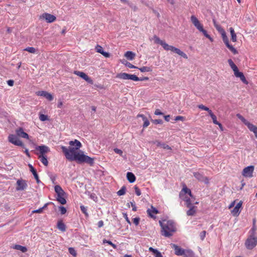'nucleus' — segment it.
Listing matches in <instances>:
<instances>
[{
	"label": "nucleus",
	"mask_w": 257,
	"mask_h": 257,
	"mask_svg": "<svg viewBox=\"0 0 257 257\" xmlns=\"http://www.w3.org/2000/svg\"><path fill=\"white\" fill-rule=\"evenodd\" d=\"M61 148L66 158L69 161H75L79 164L86 163L90 166L93 165L94 158L84 155L82 151H78L79 149H76L72 146L69 147V148L61 146Z\"/></svg>",
	"instance_id": "nucleus-1"
},
{
	"label": "nucleus",
	"mask_w": 257,
	"mask_h": 257,
	"mask_svg": "<svg viewBox=\"0 0 257 257\" xmlns=\"http://www.w3.org/2000/svg\"><path fill=\"white\" fill-rule=\"evenodd\" d=\"M153 39L155 43L161 45L165 50H170L178 54L179 55L181 56V57H183L185 59H188L187 55L183 51H181L179 49L173 46L169 45L164 41L161 40L157 36H154L153 37Z\"/></svg>",
	"instance_id": "nucleus-2"
},
{
	"label": "nucleus",
	"mask_w": 257,
	"mask_h": 257,
	"mask_svg": "<svg viewBox=\"0 0 257 257\" xmlns=\"http://www.w3.org/2000/svg\"><path fill=\"white\" fill-rule=\"evenodd\" d=\"M162 228V235L165 237H170L173 235V233L176 231V227L174 222L171 220L164 221V222L159 221Z\"/></svg>",
	"instance_id": "nucleus-3"
},
{
	"label": "nucleus",
	"mask_w": 257,
	"mask_h": 257,
	"mask_svg": "<svg viewBox=\"0 0 257 257\" xmlns=\"http://www.w3.org/2000/svg\"><path fill=\"white\" fill-rule=\"evenodd\" d=\"M180 198L185 202V205L187 207H190L193 206L194 201V197L191 193L190 189H188L186 186L184 187L180 192Z\"/></svg>",
	"instance_id": "nucleus-4"
},
{
	"label": "nucleus",
	"mask_w": 257,
	"mask_h": 257,
	"mask_svg": "<svg viewBox=\"0 0 257 257\" xmlns=\"http://www.w3.org/2000/svg\"><path fill=\"white\" fill-rule=\"evenodd\" d=\"M191 21L196 29L200 32L202 33L203 35L209 39L210 41H212V39L209 35L208 34L207 31L203 29V25L200 23L199 21L195 16H192L191 17Z\"/></svg>",
	"instance_id": "nucleus-5"
},
{
	"label": "nucleus",
	"mask_w": 257,
	"mask_h": 257,
	"mask_svg": "<svg viewBox=\"0 0 257 257\" xmlns=\"http://www.w3.org/2000/svg\"><path fill=\"white\" fill-rule=\"evenodd\" d=\"M257 245V237L250 235L245 242V246L248 249H252Z\"/></svg>",
	"instance_id": "nucleus-6"
},
{
	"label": "nucleus",
	"mask_w": 257,
	"mask_h": 257,
	"mask_svg": "<svg viewBox=\"0 0 257 257\" xmlns=\"http://www.w3.org/2000/svg\"><path fill=\"white\" fill-rule=\"evenodd\" d=\"M116 77L123 80H132L135 81H138V77L134 74H130L126 73H120L117 74Z\"/></svg>",
	"instance_id": "nucleus-7"
},
{
	"label": "nucleus",
	"mask_w": 257,
	"mask_h": 257,
	"mask_svg": "<svg viewBox=\"0 0 257 257\" xmlns=\"http://www.w3.org/2000/svg\"><path fill=\"white\" fill-rule=\"evenodd\" d=\"M9 141L12 144L22 147H24V145L22 142L19 139L18 137L16 135L11 134L8 137Z\"/></svg>",
	"instance_id": "nucleus-8"
},
{
	"label": "nucleus",
	"mask_w": 257,
	"mask_h": 257,
	"mask_svg": "<svg viewBox=\"0 0 257 257\" xmlns=\"http://www.w3.org/2000/svg\"><path fill=\"white\" fill-rule=\"evenodd\" d=\"M254 169L253 166H249L244 168L242 172V175L245 177L251 178L253 176V172Z\"/></svg>",
	"instance_id": "nucleus-9"
},
{
	"label": "nucleus",
	"mask_w": 257,
	"mask_h": 257,
	"mask_svg": "<svg viewBox=\"0 0 257 257\" xmlns=\"http://www.w3.org/2000/svg\"><path fill=\"white\" fill-rule=\"evenodd\" d=\"M17 186L16 187V189L18 191L25 190L28 187L27 181L23 179L18 180L17 181Z\"/></svg>",
	"instance_id": "nucleus-10"
},
{
	"label": "nucleus",
	"mask_w": 257,
	"mask_h": 257,
	"mask_svg": "<svg viewBox=\"0 0 257 257\" xmlns=\"http://www.w3.org/2000/svg\"><path fill=\"white\" fill-rule=\"evenodd\" d=\"M40 19H43L46 20L47 23H52L56 20L55 16L49 13H45L40 16Z\"/></svg>",
	"instance_id": "nucleus-11"
},
{
	"label": "nucleus",
	"mask_w": 257,
	"mask_h": 257,
	"mask_svg": "<svg viewBox=\"0 0 257 257\" xmlns=\"http://www.w3.org/2000/svg\"><path fill=\"white\" fill-rule=\"evenodd\" d=\"M36 94L38 96H43L46 98L49 101H52L53 99L52 95L46 91H38L36 92Z\"/></svg>",
	"instance_id": "nucleus-12"
},
{
	"label": "nucleus",
	"mask_w": 257,
	"mask_h": 257,
	"mask_svg": "<svg viewBox=\"0 0 257 257\" xmlns=\"http://www.w3.org/2000/svg\"><path fill=\"white\" fill-rule=\"evenodd\" d=\"M75 74L85 80L88 83L91 84H93V80L85 73L81 71H75Z\"/></svg>",
	"instance_id": "nucleus-13"
},
{
	"label": "nucleus",
	"mask_w": 257,
	"mask_h": 257,
	"mask_svg": "<svg viewBox=\"0 0 257 257\" xmlns=\"http://www.w3.org/2000/svg\"><path fill=\"white\" fill-rule=\"evenodd\" d=\"M171 247L174 249L175 254L177 255H183L184 253L185 249L182 248L178 245L174 243H171Z\"/></svg>",
	"instance_id": "nucleus-14"
},
{
	"label": "nucleus",
	"mask_w": 257,
	"mask_h": 257,
	"mask_svg": "<svg viewBox=\"0 0 257 257\" xmlns=\"http://www.w3.org/2000/svg\"><path fill=\"white\" fill-rule=\"evenodd\" d=\"M16 133L18 137L25 138L27 139H29L28 134L24 131V130L22 127H19L18 129H17L16 130Z\"/></svg>",
	"instance_id": "nucleus-15"
},
{
	"label": "nucleus",
	"mask_w": 257,
	"mask_h": 257,
	"mask_svg": "<svg viewBox=\"0 0 257 257\" xmlns=\"http://www.w3.org/2000/svg\"><path fill=\"white\" fill-rule=\"evenodd\" d=\"M234 74L236 77L239 78L243 83L245 84H248V82L246 80V78L244 75H243V73L239 72L238 69L234 71Z\"/></svg>",
	"instance_id": "nucleus-16"
},
{
	"label": "nucleus",
	"mask_w": 257,
	"mask_h": 257,
	"mask_svg": "<svg viewBox=\"0 0 257 257\" xmlns=\"http://www.w3.org/2000/svg\"><path fill=\"white\" fill-rule=\"evenodd\" d=\"M194 176L199 181L203 182L206 184L209 182V180L207 177L203 176L201 174L198 172L194 173Z\"/></svg>",
	"instance_id": "nucleus-17"
},
{
	"label": "nucleus",
	"mask_w": 257,
	"mask_h": 257,
	"mask_svg": "<svg viewBox=\"0 0 257 257\" xmlns=\"http://www.w3.org/2000/svg\"><path fill=\"white\" fill-rule=\"evenodd\" d=\"M95 50L97 52L101 54L105 58H108L110 57V54L108 52H104L102 47L99 45H97L96 46Z\"/></svg>",
	"instance_id": "nucleus-18"
},
{
	"label": "nucleus",
	"mask_w": 257,
	"mask_h": 257,
	"mask_svg": "<svg viewBox=\"0 0 257 257\" xmlns=\"http://www.w3.org/2000/svg\"><path fill=\"white\" fill-rule=\"evenodd\" d=\"M36 150L40 151V155H44V154L49 151V148L44 145L37 147Z\"/></svg>",
	"instance_id": "nucleus-19"
},
{
	"label": "nucleus",
	"mask_w": 257,
	"mask_h": 257,
	"mask_svg": "<svg viewBox=\"0 0 257 257\" xmlns=\"http://www.w3.org/2000/svg\"><path fill=\"white\" fill-rule=\"evenodd\" d=\"M242 204V201H239L233 208V209L232 211V213L234 215H238L239 214V209L241 207Z\"/></svg>",
	"instance_id": "nucleus-20"
},
{
	"label": "nucleus",
	"mask_w": 257,
	"mask_h": 257,
	"mask_svg": "<svg viewBox=\"0 0 257 257\" xmlns=\"http://www.w3.org/2000/svg\"><path fill=\"white\" fill-rule=\"evenodd\" d=\"M147 213L149 216L151 217L155 218L154 214H157L158 213V210L156 208L152 206L151 208H149L147 210Z\"/></svg>",
	"instance_id": "nucleus-21"
},
{
	"label": "nucleus",
	"mask_w": 257,
	"mask_h": 257,
	"mask_svg": "<svg viewBox=\"0 0 257 257\" xmlns=\"http://www.w3.org/2000/svg\"><path fill=\"white\" fill-rule=\"evenodd\" d=\"M28 166H29V167L30 168V171L33 173V175L34 176V178L36 180L37 182L38 183H39L40 182V180L39 179V177H38V174L37 173V172H36V170L34 169V168L33 167V166L31 164H29L28 165Z\"/></svg>",
	"instance_id": "nucleus-22"
},
{
	"label": "nucleus",
	"mask_w": 257,
	"mask_h": 257,
	"mask_svg": "<svg viewBox=\"0 0 257 257\" xmlns=\"http://www.w3.org/2000/svg\"><path fill=\"white\" fill-rule=\"evenodd\" d=\"M250 131L253 132L257 139V126L249 122L246 125Z\"/></svg>",
	"instance_id": "nucleus-23"
},
{
	"label": "nucleus",
	"mask_w": 257,
	"mask_h": 257,
	"mask_svg": "<svg viewBox=\"0 0 257 257\" xmlns=\"http://www.w3.org/2000/svg\"><path fill=\"white\" fill-rule=\"evenodd\" d=\"M188 208L189 209L186 212L187 215L188 216H194L196 212L197 207L193 205Z\"/></svg>",
	"instance_id": "nucleus-24"
},
{
	"label": "nucleus",
	"mask_w": 257,
	"mask_h": 257,
	"mask_svg": "<svg viewBox=\"0 0 257 257\" xmlns=\"http://www.w3.org/2000/svg\"><path fill=\"white\" fill-rule=\"evenodd\" d=\"M69 144L71 146H75L76 149H79L82 147L81 143L77 140L70 141Z\"/></svg>",
	"instance_id": "nucleus-25"
},
{
	"label": "nucleus",
	"mask_w": 257,
	"mask_h": 257,
	"mask_svg": "<svg viewBox=\"0 0 257 257\" xmlns=\"http://www.w3.org/2000/svg\"><path fill=\"white\" fill-rule=\"evenodd\" d=\"M55 191L58 195H65V193L60 185L55 186Z\"/></svg>",
	"instance_id": "nucleus-26"
},
{
	"label": "nucleus",
	"mask_w": 257,
	"mask_h": 257,
	"mask_svg": "<svg viewBox=\"0 0 257 257\" xmlns=\"http://www.w3.org/2000/svg\"><path fill=\"white\" fill-rule=\"evenodd\" d=\"M126 178H127V180L131 183H134L136 181V176L132 172H127V173Z\"/></svg>",
	"instance_id": "nucleus-27"
},
{
	"label": "nucleus",
	"mask_w": 257,
	"mask_h": 257,
	"mask_svg": "<svg viewBox=\"0 0 257 257\" xmlns=\"http://www.w3.org/2000/svg\"><path fill=\"white\" fill-rule=\"evenodd\" d=\"M136 54L132 51H127L124 54V56L128 60H132L135 57Z\"/></svg>",
	"instance_id": "nucleus-28"
},
{
	"label": "nucleus",
	"mask_w": 257,
	"mask_h": 257,
	"mask_svg": "<svg viewBox=\"0 0 257 257\" xmlns=\"http://www.w3.org/2000/svg\"><path fill=\"white\" fill-rule=\"evenodd\" d=\"M209 114L211 117L213 122L215 124L218 125L220 127H222V124L217 120L216 116L213 113V112H210Z\"/></svg>",
	"instance_id": "nucleus-29"
},
{
	"label": "nucleus",
	"mask_w": 257,
	"mask_h": 257,
	"mask_svg": "<svg viewBox=\"0 0 257 257\" xmlns=\"http://www.w3.org/2000/svg\"><path fill=\"white\" fill-rule=\"evenodd\" d=\"M13 248L21 250L22 252H26L28 250L26 247L19 244H15L13 246Z\"/></svg>",
	"instance_id": "nucleus-30"
},
{
	"label": "nucleus",
	"mask_w": 257,
	"mask_h": 257,
	"mask_svg": "<svg viewBox=\"0 0 257 257\" xmlns=\"http://www.w3.org/2000/svg\"><path fill=\"white\" fill-rule=\"evenodd\" d=\"M138 117H141L142 118L143 121H144L143 124L144 127H146L149 125L150 122L147 119V118L144 115L138 114Z\"/></svg>",
	"instance_id": "nucleus-31"
},
{
	"label": "nucleus",
	"mask_w": 257,
	"mask_h": 257,
	"mask_svg": "<svg viewBox=\"0 0 257 257\" xmlns=\"http://www.w3.org/2000/svg\"><path fill=\"white\" fill-rule=\"evenodd\" d=\"M57 227L62 231H65L66 230V225L61 220L58 222Z\"/></svg>",
	"instance_id": "nucleus-32"
},
{
	"label": "nucleus",
	"mask_w": 257,
	"mask_h": 257,
	"mask_svg": "<svg viewBox=\"0 0 257 257\" xmlns=\"http://www.w3.org/2000/svg\"><path fill=\"white\" fill-rule=\"evenodd\" d=\"M39 159L41 162L45 166H47L48 165V162L47 159V157L45 155H39Z\"/></svg>",
	"instance_id": "nucleus-33"
},
{
	"label": "nucleus",
	"mask_w": 257,
	"mask_h": 257,
	"mask_svg": "<svg viewBox=\"0 0 257 257\" xmlns=\"http://www.w3.org/2000/svg\"><path fill=\"white\" fill-rule=\"evenodd\" d=\"M229 31H230V33L231 36V39L232 41L233 42H236V40H237V37H236V34L234 32L233 28L232 27H230L229 28Z\"/></svg>",
	"instance_id": "nucleus-34"
},
{
	"label": "nucleus",
	"mask_w": 257,
	"mask_h": 257,
	"mask_svg": "<svg viewBox=\"0 0 257 257\" xmlns=\"http://www.w3.org/2000/svg\"><path fill=\"white\" fill-rule=\"evenodd\" d=\"M183 257H193L194 252L190 249L185 250L184 253L183 254Z\"/></svg>",
	"instance_id": "nucleus-35"
},
{
	"label": "nucleus",
	"mask_w": 257,
	"mask_h": 257,
	"mask_svg": "<svg viewBox=\"0 0 257 257\" xmlns=\"http://www.w3.org/2000/svg\"><path fill=\"white\" fill-rule=\"evenodd\" d=\"M57 200L61 204H65L66 203V200L64 197V195H58L57 197Z\"/></svg>",
	"instance_id": "nucleus-36"
},
{
	"label": "nucleus",
	"mask_w": 257,
	"mask_h": 257,
	"mask_svg": "<svg viewBox=\"0 0 257 257\" xmlns=\"http://www.w3.org/2000/svg\"><path fill=\"white\" fill-rule=\"evenodd\" d=\"M228 63L230 66V67H231V68L232 69V70L233 71V72L234 71H235L236 70H237L238 68L236 66V65L234 63V62H233V61L229 59L228 60Z\"/></svg>",
	"instance_id": "nucleus-37"
},
{
	"label": "nucleus",
	"mask_w": 257,
	"mask_h": 257,
	"mask_svg": "<svg viewBox=\"0 0 257 257\" xmlns=\"http://www.w3.org/2000/svg\"><path fill=\"white\" fill-rule=\"evenodd\" d=\"M225 45L233 54H237L238 53V51L236 49L234 48L233 46L229 44V43L226 44Z\"/></svg>",
	"instance_id": "nucleus-38"
},
{
	"label": "nucleus",
	"mask_w": 257,
	"mask_h": 257,
	"mask_svg": "<svg viewBox=\"0 0 257 257\" xmlns=\"http://www.w3.org/2000/svg\"><path fill=\"white\" fill-rule=\"evenodd\" d=\"M236 116L238 119H239L245 125H247L248 123H249L248 121H247L246 119L244 118L241 114L239 113H237L236 114Z\"/></svg>",
	"instance_id": "nucleus-39"
},
{
	"label": "nucleus",
	"mask_w": 257,
	"mask_h": 257,
	"mask_svg": "<svg viewBox=\"0 0 257 257\" xmlns=\"http://www.w3.org/2000/svg\"><path fill=\"white\" fill-rule=\"evenodd\" d=\"M138 69H139L142 72H151L152 71L151 67L147 66H143L141 68H138Z\"/></svg>",
	"instance_id": "nucleus-40"
},
{
	"label": "nucleus",
	"mask_w": 257,
	"mask_h": 257,
	"mask_svg": "<svg viewBox=\"0 0 257 257\" xmlns=\"http://www.w3.org/2000/svg\"><path fill=\"white\" fill-rule=\"evenodd\" d=\"M220 34L221 35L223 41L224 43V44L226 45V44L228 43L229 40H228V39L226 35L225 32L224 31V32L221 33Z\"/></svg>",
	"instance_id": "nucleus-41"
},
{
	"label": "nucleus",
	"mask_w": 257,
	"mask_h": 257,
	"mask_svg": "<svg viewBox=\"0 0 257 257\" xmlns=\"http://www.w3.org/2000/svg\"><path fill=\"white\" fill-rule=\"evenodd\" d=\"M198 107L201 109L206 110L208 111V113H210V112H212L211 110H210L208 107L207 106H204L203 104H200L198 106Z\"/></svg>",
	"instance_id": "nucleus-42"
},
{
	"label": "nucleus",
	"mask_w": 257,
	"mask_h": 257,
	"mask_svg": "<svg viewBox=\"0 0 257 257\" xmlns=\"http://www.w3.org/2000/svg\"><path fill=\"white\" fill-rule=\"evenodd\" d=\"M126 188L125 186H122L121 188L117 192L118 196H121L125 194Z\"/></svg>",
	"instance_id": "nucleus-43"
},
{
	"label": "nucleus",
	"mask_w": 257,
	"mask_h": 257,
	"mask_svg": "<svg viewBox=\"0 0 257 257\" xmlns=\"http://www.w3.org/2000/svg\"><path fill=\"white\" fill-rule=\"evenodd\" d=\"M103 243H108V244L110 245L114 249L116 248L117 246L115 244L113 243L111 241L107 240L106 239H103Z\"/></svg>",
	"instance_id": "nucleus-44"
},
{
	"label": "nucleus",
	"mask_w": 257,
	"mask_h": 257,
	"mask_svg": "<svg viewBox=\"0 0 257 257\" xmlns=\"http://www.w3.org/2000/svg\"><path fill=\"white\" fill-rule=\"evenodd\" d=\"M69 252L73 256L76 257L77 253L76 250L73 247H69L68 248Z\"/></svg>",
	"instance_id": "nucleus-45"
},
{
	"label": "nucleus",
	"mask_w": 257,
	"mask_h": 257,
	"mask_svg": "<svg viewBox=\"0 0 257 257\" xmlns=\"http://www.w3.org/2000/svg\"><path fill=\"white\" fill-rule=\"evenodd\" d=\"M80 209H81V211L86 216L88 217V214L87 212V208L85 207L83 205H81L80 206Z\"/></svg>",
	"instance_id": "nucleus-46"
},
{
	"label": "nucleus",
	"mask_w": 257,
	"mask_h": 257,
	"mask_svg": "<svg viewBox=\"0 0 257 257\" xmlns=\"http://www.w3.org/2000/svg\"><path fill=\"white\" fill-rule=\"evenodd\" d=\"M39 119L41 121H45L48 119V116L43 114H41L39 116Z\"/></svg>",
	"instance_id": "nucleus-47"
},
{
	"label": "nucleus",
	"mask_w": 257,
	"mask_h": 257,
	"mask_svg": "<svg viewBox=\"0 0 257 257\" xmlns=\"http://www.w3.org/2000/svg\"><path fill=\"white\" fill-rule=\"evenodd\" d=\"M25 50L31 53H35L36 52V49L34 47H28Z\"/></svg>",
	"instance_id": "nucleus-48"
},
{
	"label": "nucleus",
	"mask_w": 257,
	"mask_h": 257,
	"mask_svg": "<svg viewBox=\"0 0 257 257\" xmlns=\"http://www.w3.org/2000/svg\"><path fill=\"white\" fill-rule=\"evenodd\" d=\"M124 64L130 68H138V67L134 66V65L132 64L131 63L127 61H125Z\"/></svg>",
	"instance_id": "nucleus-49"
},
{
	"label": "nucleus",
	"mask_w": 257,
	"mask_h": 257,
	"mask_svg": "<svg viewBox=\"0 0 257 257\" xmlns=\"http://www.w3.org/2000/svg\"><path fill=\"white\" fill-rule=\"evenodd\" d=\"M59 209L61 214H64L66 212V209L64 206H59Z\"/></svg>",
	"instance_id": "nucleus-50"
},
{
	"label": "nucleus",
	"mask_w": 257,
	"mask_h": 257,
	"mask_svg": "<svg viewBox=\"0 0 257 257\" xmlns=\"http://www.w3.org/2000/svg\"><path fill=\"white\" fill-rule=\"evenodd\" d=\"M135 190V193L137 196H140L141 194V191L138 186H135L134 187Z\"/></svg>",
	"instance_id": "nucleus-51"
},
{
	"label": "nucleus",
	"mask_w": 257,
	"mask_h": 257,
	"mask_svg": "<svg viewBox=\"0 0 257 257\" xmlns=\"http://www.w3.org/2000/svg\"><path fill=\"white\" fill-rule=\"evenodd\" d=\"M215 28L218 31V32L220 33V34L225 31L219 25L216 26Z\"/></svg>",
	"instance_id": "nucleus-52"
},
{
	"label": "nucleus",
	"mask_w": 257,
	"mask_h": 257,
	"mask_svg": "<svg viewBox=\"0 0 257 257\" xmlns=\"http://www.w3.org/2000/svg\"><path fill=\"white\" fill-rule=\"evenodd\" d=\"M206 231H203L200 233V237L202 240H204L206 236Z\"/></svg>",
	"instance_id": "nucleus-53"
},
{
	"label": "nucleus",
	"mask_w": 257,
	"mask_h": 257,
	"mask_svg": "<svg viewBox=\"0 0 257 257\" xmlns=\"http://www.w3.org/2000/svg\"><path fill=\"white\" fill-rule=\"evenodd\" d=\"M122 214H123V217L125 218V219L126 221V222L128 224H131V222L130 219H128V217H127V214L126 213H123Z\"/></svg>",
	"instance_id": "nucleus-54"
},
{
	"label": "nucleus",
	"mask_w": 257,
	"mask_h": 257,
	"mask_svg": "<svg viewBox=\"0 0 257 257\" xmlns=\"http://www.w3.org/2000/svg\"><path fill=\"white\" fill-rule=\"evenodd\" d=\"M114 152H115V153L118 154H119V155H120V156H122V155L123 152H122V151L121 150H120V149H117V148H115V149H114Z\"/></svg>",
	"instance_id": "nucleus-55"
},
{
	"label": "nucleus",
	"mask_w": 257,
	"mask_h": 257,
	"mask_svg": "<svg viewBox=\"0 0 257 257\" xmlns=\"http://www.w3.org/2000/svg\"><path fill=\"white\" fill-rule=\"evenodd\" d=\"M140 218L139 217H136L133 219V222L136 225H138L139 223Z\"/></svg>",
	"instance_id": "nucleus-56"
},
{
	"label": "nucleus",
	"mask_w": 257,
	"mask_h": 257,
	"mask_svg": "<svg viewBox=\"0 0 257 257\" xmlns=\"http://www.w3.org/2000/svg\"><path fill=\"white\" fill-rule=\"evenodd\" d=\"M161 148H162L164 149L171 150V148L169 146H168L165 144H164V143L162 144Z\"/></svg>",
	"instance_id": "nucleus-57"
},
{
	"label": "nucleus",
	"mask_w": 257,
	"mask_h": 257,
	"mask_svg": "<svg viewBox=\"0 0 257 257\" xmlns=\"http://www.w3.org/2000/svg\"><path fill=\"white\" fill-rule=\"evenodd\" d=\"M153 122L155 124H162L163 120L162 119H158L153 120Z\"/></svg>",
	"instance_id": "nucleus-58"
},
{
	"label": "nucleus",
	"mask_w": 257,
	"mask_h": 257,
	"mask_svg": "<svg viewBox=\"0 0 257 257\" xmlns=\"http://www.w3.org/2000/svg\"><path fill=\"white\" fill-rule=\"evenodd\" d=\"M175 120L176 121H178V120L183 121L184 120V117L183 116H177L175 117Z\"/></svg>",
	"instance_id": "nucleus-59"
},
{
	"label": "nucleus",
	"mask_w": 257,
	"mask_h": 257,
	"mask_svg": "<svg viewBox=\"0 0 257 257\" xmlns=\"http://www.w3.org/2000/svg\"><path fill=\"white\" fill-rule=\"evenodd\" d=\"M43 211V208H40L38 209H37V210H34L32 211V213H42Z\"/></svg>",
	"instance_id": "nucleus-60"
},
{
	"label": "nucleus",
	"mask_w": 257,
	"mask_h": 257,
	"mask_svg": "<svg viewBox=\"0 0 257 257\" xmlns=\"http://www.w3.org/2000/svg\"><path fill=\"white\" fill-rule=\"evenodd\" d=\"M131 204V206H132L133 208H132V210L134 211H136L137 210V207L136 206V205H135V202H130Z\"/></svg>",
	"instance_id": "nucleus-61"
},
{
	"label": "nucleus",
	"mask_w": 257,
	"mask_h": 257,
	"mask_svg": "<svg viewBox=\"0 0 257 257\" xmlns=\"http://www.w3.org/2000/svg\"><path fill=\"white\" fill-rule=\"evenodd\" d=\"M154 255H155V257H163L160 251H159L158 250H157V252H156L154 253Z\"/></svg>",
	"instance_id": "nucleus-62"
},
{
	"label": "nucleus",
	"mask_w": 257,
	"mask_h": 257,
	"mask_svg": "<svg viewBox=\"0 0 257 257\" xmlns=\"http://www.w3.org/2000/svg\"><path fill=\"white\" fill-rule=\"evenodd\" d=\"M155 114L156 115H162L163 114V113L160 111V109H157L155 111Z\"/></svg>",
	"instance_id": "nucleus-63"
},
{
	"label": "nucleus",
	"mask_w": 257,
	"mask_h": 257,
	"mask_svg": "<svg viewBox=\"0 0 257 257\" xmlns=\"http://www.w3.org/2000/svg\"><path fill=\"white\" fill-rule=\"evenodd\" d=\"M7 83L9 86H12L14 85V81L13 80H9L7 81Z\"/></svg>",
	"instance_id": "nucleus-64"
}]
</instances>
